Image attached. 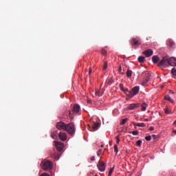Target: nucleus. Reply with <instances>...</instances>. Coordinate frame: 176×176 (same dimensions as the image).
<instances>
[{"label": "nucleus", "instance_id": "obj_51", "mask_svg": "<svg viewBox=\"0 0 176 176\" xmlns=\"http://www.w3.org/2000/svg\"><path fill=\"white\" fill-rule=\"evenodd\" d=\"M175 133H176V131H175Z\"/></svg>", "mask_w": 176, "mask_h": 176}, {"label": "nucleus", "instance_id": "obj_11", "mask_svg": "<svg viewBox=\"0 0 176 176\" xmlns=\"http://www.w3.org/2000/svg\"><path fill=\"white\" fill-rule=\"evenodd\" d=\"M140 106L139 104H135V103H133V104H129L128 107H127V109H129L130 111H133L137 108H138V107Z\"/></svg>", "mask_w": 176, "mask_h": 176}, {"label": "nucleus", "instance_id": "obj_40", "mask_svg": "<svg viewBox=\"0 0 176 176\" xmlns=\"http://www.w3.org/2000/svg\"><path fill=\"white\" fill-rule=\"evenodd\" d=\"M120 89L122 91L124 90L122 84H120Z\"/></svg>", "mask_w": 176, "mask_h": 176}, {"label": "nucleus", "instance_id": "obj_25", "mask_svg": "<svg viewBox=\"0 0 176 176\" xmlns=\"http://www.w3.org/2000/svg\"><path fill=\"white\" fill-rule=\"evenodd\" d=\"M138 61H139V63H144L145 61V57L139 56Z\"/></svg>", "mask_w": 176, "mask_h": 176}, {"label": "nucleus", "instance_id": "obj_38", "mask_svg": "<svg viewBox=\"0 0 176 176\" xmlns=\"http://www.w3.org/2000/svg\"><path fill=\"white\" fill-rule=\"evenodd\" d=\"M149 130L150 131H153L155 130V128L153 126H150Z\"/></svg>", "mask_w": 176, "mask_h": 176}, {"label": "nucleus", "instance_id": "obj_26", "mask_svg": "<svg viewBox=\"0 0 176 176\" xmlns=\"http://www.w3.org/2000/svg\"><path fill=\"white\" fill-rule=\"evenodd\" d=\"M139 133L138 131H129V134H133V135H138Z\"/></svg>", "mask_w": 176, "mask_h": 176}, {"label": "nucleus", "instance_id": "obj_43", "mask_svg": "<svg viewBox=\"0 0 176 176\" xmlns=\"http://www.w3.org/2000/svg\"><path fill=\"white\" fill-rule=\"evenodd\" d=\"M91 72H92L91 68H89V76L90 75H91Z\"/></svg>", "mask_w": 176, "mask_h": 176}, {"label": "nucleus", "instance_id": "obj_33", "mask_svg": "<svg viewBox=\"0 0 176 176\" xmlns=\"http://www.w3.org/2000/svg\"><path fill=\"white\" fill-rule=\"evenodd\" d=\"M145 140L146 141H151V140H152V136L151 135L146 136Z\"/></svg>", "mask_w": 176, "mask_h": 176}, {"label": "nucleus", "instance_id": "obj_8", "mask_svg": "<svg viewBox=\"0 0 176 176\" xmlns=\"http://www.w3.org/2000/svg\"><path fill=\"white\" fill-rule=\"evenodd\" d=\"M55 146L59 152H61L64 149V144L59 141H55Z\"/></svg>", "mask_w": 176, "mask_h": 176}, {"label": "nucleus", "instance_id": "obj_13", "mask_svg": "<svg viewBox=\"0 0 176 176\" xmlns=\"http://www.w3.org/2000/svg\"><path fill=\"white\" fill-rule=\"evenodd\" d=\"M79 111H80V106L78 104H74L73 107V113H79Z\"/></svg>", "mask_w": 176, "mask_h": 176}, {"label": "nucleus", "instance_id": "obj_49", "mask_svg": "<svg viewBox=\"0 0 176 176\" xmlns=\"http://www.w3.org/2000/svg\"><path fill=\"white\" fill-rule=\"evenodd\" d=\"M91 102V101H90V100L88 101V103H89V104H90Z\"/></svg>", "mask_w": 176, "mask_h": 176}, {"label": "nucleus", "instance_id": "obj_28", "mask_svg": "<svg viewBox=\"0 0 176 176\" xmlns=\"http://www.w3.org/2000/svg\"><path fill=\"white\" fill-rule=\"evenodd\" d=\"M113 170H115V166H113V168H111L109 170L108 176H111L112 175V173H113Z\"/></svg>", "mask_w": 176, "mask_h": 176}, {"label": "nucleus", "instance_id": "obj_3", "mask_svg": "<svg viewBox=\"0 0 176 176\" xmlns=\"http://www.w3.org/2000/svg\"><path fill=\"white\" fill-rule=\"evenodd\" d=\"M65 131H67L68 134H71V135H74V134H75V124H74V123L66 124V129H65Z\"/></svg>", "mask_w": 176, "mask_h": 176}, {"label": "nucleus", "instance_id": "obj_41", "mask_svg": "<svg viewBox=\"0 0 176 176\" xmlns=\"http://www.w3.org/2000/svg\"><path fill=\"white\" fill-rule=\"evenodd\" d=\"M118 72H122V66H120L118 68Z\"/></svg>", "mask_w": 176, "mask_h": 176}, {"label": "nucleus", "instance_id": "obj_5", "mask_svg": "<svg viewBox=\"0 0 176 176\" xmlns=\"http://www.w3.org/2000/svg\"><path fill=\"white\" fill-rule=\"evenodd\" d=\"M131 45H132L133 49H137V47L141 45V40L139 38H133L131 41Z\"/></svg>", "mask_w": 176, "mask_h": 176}, {"label": "nucleus", "instance_id": "obj_23", "mask_svg": "<svg viewBox=\"0 0 176 176\" xmlns=\"http://www.w3.org/2000/svg\"><path fill=\"white\" fill-rule=\"evenodd\" d=\"M98 126H100V124L98 122L94 123L92 126L93 130H97V129H98Z\"/></svg>", "mask_w": 176, "mask_h": 176}, {"label": "nucleus", "instance_id": "obj_18", "mask_svg": "<svg viewBox=\"0 0 176 176\" xmlns=\"http://www.w3.org/2000/svg\"><path fill=\"white\" fill-rule=\"evenodd\" d=\"M51 137L53 140H57V131H55L51 133Z\"/></svg>", "mask_w": 176, "mask_h": 176}, {"label": "nucleus", "instance_id": "obj_9", "mask_svg": "<svg viewBox=\"0 0 176 176\" xmlns=\"http://www.w3.org/2000/svg\"><path fill=\"white\" fill-rule=\"evenodd\" d=\"M142 54L146 57H151L153 54V50L152 49H148L142 52Z\"/></svg>", "mask_w": 176, "mask_h": 176}, {"label": "nucleus", "instance_id": "obj_31", "mask_svg": "<svg viewBox=\"0 0 176 176\" xmlns=\"http://www.w3.org/2000/svg\"><path fill=\"white\" fill-rule=\"evenodd\" d=\"M114 151H115L116 155H118V152H119V149L118 148V145H116V144L114 145Z\"/></svg>", "mask_w": 176, "mask_h": 176}, {"label": "nucleus", "instance_id": "obj_30", "mask_svg": "<svg viewBox=\"0 0 176 176\" xmlns=\"http://www.w3.org/2000/svg\"><path fill=\"white\" fill-rule=\"evenodd\" d=\"M171 74L173 75V76H176V69L175 68L173 67L172 69Z\"/></svg>", "mask_w": 176, "mask_h": 176}, {"label": "nucleus", "instance_id": "obj_17", "mask_svg": "<svg viewBox=\"0 0 176 176\" xmlns=\"http://www.w3.org/2000/svg\"><path fill=\"white\" fill-rule=\"evenodd\" d=\"M164 100H166L167 101H170V102H172V104H174V100H173V98H171V97L169 96V95H166L164 97Z\"/></svg>", "mask_w": 176, "mask_h": 176}, {"label": "nucleus", "instance_id": "obj_6", "mask_svg": "<svg viewBox=\"0 0 176 176\" xmlns=\"http://www.w3.org/2000/svg\"><path fill=\"white\" fill-rule=\"evenodd\" d=\"M99 171H105L107 168V164L102 161H99L97 165Z\"/></svg>", "mask_w": 176, "mask_h": 176}, {"label": "nucleus", "instance_id": "obj_50", "mask_svg": "<svg viewBox=\"0 0 176 176\" xmlns=\"http://www.w3.org/2000/svg\"><path fill=\"white\" fill-rule=\"evenodd\" d=\"M174 124H176V120L174 122Z\"/></svg>", "mask_w": 176, "mask_h": 176}, {"label": "nucleus", "instance_id": "obj_27", "mask_svg": "<svg viewBox=\"0 0 176 176\" xmlns=\"http://www.w3.org/2000/svg\"><path fill=\"white\" fill-rule=\"evenodd\" d=\"M127 120H129V119L127 118L122 119L120 122V124L121 125L126 124V122H127Z\"/></svg>", "mask_w": 176, "mask_h": 176}, {"label": "nucleus", "instance_id": "obj_37", "mask_svg": "<svg viewBox=\"0 0 176 176\" xmlns=\"http://www.w3.org/2000/svg\"><path fill=\"white\" fill-rule=\"evenodd\" d=\"M116 144H119L120 142V139L119 138V136H116Z\"/></svg>", "mask_w": 176, "mask_h": 176}, {"label": "nucleus", "instance_id": "obj_22", "mask_svg": "<svg viewBox=\"0 0 176 176\" xmlns=\"http://www.w3.org/2000/svg\"><path fill=\"white\" fill-rule=\"evenodd\" d=\"M134 126H138V127H145V123L142 122V123H134Z\"/></svg>", "mask_w": 176, "mask_h": 176}, {"label": "nucleus", "instance_id": "obj_36", "mask_svg": "<svg viewBox=\"0 0 176 176\" xmlns=\"http://www.w3.org/2000/svg\"><path fill=\"white\" fill-rule=\"evenodd\" d=\"M102 154V149H100V150L97 152V155H98V156H101Z\"/></svg>", "mask_w": 176, "mask_h": 176}, {"label": "nucleus", "instance_id": "obj_44", "mask_svg": "<svg viewBox=\"0 0 176 176\" xmlns=\"http://www.w3.org/2000/svg\"><path fill=\"white\" fill-rule=\"evenodd\" d=\"M94 160H95V157H94V156H92V157H91V162H94Z\"/></svg>", "mask_w": 176, "mask_h": 176}, {"label": "nucleus", "instance_id": "obj_19", "mask_svg": "<svg viewBox=\"0 0 176 176\" xmlns=\"http://www.w3.org/2000/svg\"><path fill=\"white\" fill-rule=\"evenodd\" d=\"M102 91H101L100 90H96V93H95V96H96V97H101V96H102Z\"/></svg>", "mask_w": 176, "mask_h": 176}, {"label": "nucleus", "instance_id": "obj_16", "mask_svg": "<svg viewBox=\"0 0 176 176\" xmlns=\"http://www.w3.org/2000/svg\"><path fill=\"white\" fill-rule=\"evenodd\" d=\"M143 76L144 77V79H150L151 74L149 73V72H144L143 73Z\"/></svg>", "mask_w": 176, "mask_h": 176}, {"label": "nucleus", "instance_id": "obj_45", "mask_svg": "<svg viewBox=\"0 0 176 176\" xmlns=\"http://www.w3.org/2000/svg\"><path fill=\"white\" fill-rule=\"evenodd\" d=\"M170 94H174V91H173L171 90H170Z\"/></svg>", "mask_w": 176, "mask_h": 176}, {"label": "nucleus", "instance_id": "obj_48", "mask_svg": "<svg viewBox=\"0 0 176 176\" xmlns=\"http://www.w3.org/2000/svg\"><path fill=\"white\" fill-rule=\"evenodd\" d=\"M124 91H129V89H126L124 90Z\"/></svg>", "mask_w": 176, "mask_h": 176}, {"label": "nucleus", "instance_id": "obj_32", "mask_svg": "<svg viewBox=\"0 0 176 176\" xmlns=\"http://www.w3.org/2000/svg\"><path fill=\"white\" fill-rule=\"evenodd\" d=\"M164 111L166 115L170 114V110L168 109V108H165Z\"/></svg>", "mask_w": 176, "mask_h": 176}, {"label": "nucleus", "instance_id": "obj_4", "mask_svg": "<svg viewBox=\"0 0 176 176\" xmlns=\"http://www.w3.org/2000/svg\"><path fill=\"white\" fill-rule=\"evenodd\" d=\"M140 92V87H135L132 89L131 91H129V98H133L134 96H136V94H138Z\"/></svg>", "mask_w": 176, "mask_h": 176}, {"label": "nucleus", "instance_id": "obj_39", "mask_svg": "<svg viewBox=\"0 0 176 176\" xmlns=\"http://www.w3.org/2000/svg\"><path fill=\"white\" fill-rule=\"evenodd\" d=\"M111 83H113V80H109V82H108V84L111 85Z\"/></svg>", "mask_w": 176, "mask_h": 176}, {"label": "nucleus", "instance_id": "obj_14", "mask_svg": "<svg viewBox=\"0 0 176 176\" xmlns=\"http://www.w3.org/2000/svg\"><path fill=\"white\" fill-rule=\"evenodd\" d=\"M166 45L167 46H168V47H174V45L175 44L174 43V41H173V40L168 39L166 41Z\"/></svg>", "mask_w": 176, "mask_h": 176}, {"label": "nucleus", "instance_id": "obj_15", "mask_svg": "<svg viewBox=\"0 0 176 176\" xmlns=\"http://www.w3.org/2000/svg\"><path fill=\"white\" fill-rule=\"evenodd\" d=\"M152 61L154 64H157V63H159V61H160V58H159V56H153L152 57Z\"/></svg>", "mask_w": 176, "mask_h": 176}, {"label": "nucleus", "instance_id": "obj_7", "mask_svg": "<svg viewBox=\"0 0 176 176\" xmlns=\"http://www.w3.org/2000/svg\"><path fill=\"white\" fill-rule=\"evenodd\" d=\"M56 127L58 130H63L64 131H65V130L67 129V124L63 122H57Z\"/></svg>", "mask_w": 176, "mask_h": 176}, {"label": "nucleus", "instance_id": "obj_42", "mask_svg": "<svg viewBox=\"0 0 176 176\" xmlns=\"http://www.w3.org/2000/svg\"><path fill=\"white\" fill-rule=\"evenodd\" d=\"M69 118H72V111H69Z\"/></svg>", "mask_w": 176, "mask_h": 176}, {"label": "nucleus", "instance_id": "obj_10", "mask_svg": "<svg viewBox=\"0 0 176 176\" xmlns=\"http://www.w3.org/2000/svg\"><path fill=\"white\" fill-rule=\"evenodd\" d=\"M58 137L60 141H67V133L60 132L58 134Z\"/></svg>", "mask_w": 176, "mask_h": 176}, {"label": "nucleus", "instance_id": "obj_2", "mask_svg": "<svg viewBox=\"0 0 176 176\" xmlns=\"http://www.w3.org/2000/svg\"><path fill=\"white\" fill-rule=\"evenodd\" d=\"M169 64H170L169 58L167 56H164L158 63V67H163V68H166V67H169Z\"/></svg>", "mask_w": 176, "mask_h": 176}, {"label": "nucleus", "instance_id": "obj_47", "mask_svg": "<svg viewBox=\"0 0 176 176\" xmlns=\"http://www.w3.org/2000/svg\"><path fill=\"white\" fill-rule=\"evenodd\" d=\"M153 138L154 139H156V135H153Z\"/></svg>", "mask_w": 176, "mask_h": 176}, {"label": "nucleus", "instance_id": "obj_1", "mask_svg": "<svg viewBox=\"0 0 176 176\" xmlns=\"http://www.w3.org/2000/svg\"><path fill=\"white\" fill-rule=\"evenodd\" d=\"M41 168L44 170V171H47L49 170H52L53 167V162L50 160H44L41 163Z\"/></svg>", "mask_w": 176, "mask_h": 176}, {"label": "nucleus", "instance_id": "obj_29", "mask_svg": "<svg viewBox=\"0 0 176 176\" xmlns=\"http://www.w3.org/2000/svg\"><path fill=\"white\" fill-rule=\"evenodd\" d=\"M142 144V140H138V141L136 142V145H137V146L140 147Z\"/></svg>", "mask_w": 176, "mask_h": 176}, {"label": "nucleus", "instance_id": "obj_35", "mask_svg": "<svg viewBox=\"0 0 176 176\" xmlns=\"http://www.w3.org/2000/svg\"><path fill=\"white\" fill-rule=\"evenodd\" d=\"M107 68H108V62H104L103 69L105 70Z\"/></svg>", "mask_w": 176, "mask_h": 176}, {"label": "nucleus", "instance_id": "obj_20", "mask_svg": "<svg viewBox=\"0 0 176 176\" xmlns=\"http://www.w3.org/2000/svg\"><path fill=\"white\" fill-rule=\"evenodd\" d=\"M146 107H148V104H146V103H145V102H143V103L141 104L142 111H146Z\"/></svg>", "mask_w": 176, "mask_h": 176}, {"label": "nucleus", "instance_id": "obj_21", "mask_svg": "<svg viewBox=\"0 0 176 176\" xmlns=\"http://www.w3.org/2000/svg\"><path fill=\"white\" fill-rule=\"evenodd\" d=\"M131 75H133V71L128 69L126 71V76L127 78H131Z\"/></svg>", "mask_w": 176, "mask_h": 176}, {"label": "nucleus", "instance_id": "obj_46", "mask_svg": "<svg viewBox=\"0 0 176 176\" xmlns=\"http://www.w3.org/2000/svg\"><path fill=\"white\" fill-rule=\"evenodd\" d=\"M149 120L148 119V118H146L145 120H144V122H148Z\"/></svg>", "mask_w": 176, "mask_h": 176}, {"label": "nucleus", "instance_id": "obj_24", "mask_svg": "<svg viewBox=\"0 0 176 176\" xmlns=\"http://www.w3.org/2000/svg\"><path fill=\"white\" fill-rule=\"evenodd\" d=\"M148 82H149V78H144V80L142 82V86H146V83H148Z\"/></svg>", "mask_w": 176, "mask_h": 176}, {"label": "nucleus", "instance_id": "obj_34", "mask_svg": "<svg viewBox=\"0 0 176 176\" xmlns=\"http://www.w3.org/2000/svg\"><path fill=\"white\" fill-rule=\"evenodd\" d=\"M101 53H102V54H103V56H107V52L105 49H102Z\"/></svg>", "mask_w": 176, "mask_h": 176}, {"label": "nucleus", "instance_id": "obj_12", "mask_svg": "<svg viewBox=\"0 0 176 176\" xmlns=\"http://www.w3.org/2000/svg\"><path fill=\"white\" fill-rule=\"evenodd\" d=\"M175 67L176 66V58L171 57L169 58V66Z\"/></svg>", "mask_w": 176, "mask_h": 176}]
</instances>
